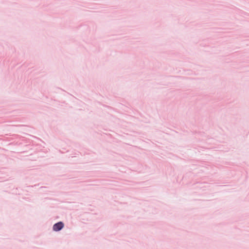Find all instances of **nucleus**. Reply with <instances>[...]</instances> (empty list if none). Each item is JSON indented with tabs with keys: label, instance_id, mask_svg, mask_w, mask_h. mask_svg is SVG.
Wrapping results in <instances>:
<instances>
[{
	"label": "nucleus",
	"instance_id": "nucleus-1",
	"mask_svg": "<svg viewBox=\"0 0 249 249\" xmlns=\"http://www.w3.org/2000/svg\"><path fill=\"white\" fill-rule=\"evenodd\" d=\"M64 227V224L62 222H59L55 224L53 226V230L54 231H59Z\"/></svg>",
	"mask_w": 249,
	"mask_h": 249
}]
</instances>
